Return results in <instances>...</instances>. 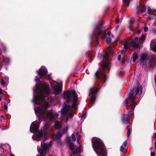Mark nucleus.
I'll return each mask as SVG.
<instances>
[{"label":"nucleus","instance_id":"nucleus-26","mask_svg":"<svg viewBox=\"0 0 156 156\" xmlns=\"http://www.w3.org/2000/svg\"><path fill=\"white\" fill-rule=\"evenodd\" d=\"M123 2L125 3L127 7L129 5V2H131L132 0H123Z\"/></svg>","mask_w":156,"mask_h":156},{"label":"nucleus","instance_id":"nucleus-8","mask_svg":"<svg viewBox=\"0 0 156 156\" xmlns=\"http://www.w3.org/2000/svg\"><path fill=\"white\" fill-rule=\"evenodd\" d=\"M62 83H59L51 80V85L52 86V92L54 94H58L61 93L62 90Z\"/></svg>","mask_w":156,"mask_h":156},{"label":"nucleus","instance_id":"nucleus-11","mask_svg":"<svg viewBox=\"0 0 156 156\" xmlns=\"http://www.w3.org/2000/svg\"><path fill=\"white\" fill-rule=\"evenodd\" d=\"M98 91V88L96 86L93 87L90 90V92L91 94L90 101L92 102H94L95 100Z\"/></svg>","mask_w":156,"mask_h":156},{"label":"nucleus","instance_id":"nucleus-37","mask_svg":"<svg viewBox=\"0 0 156 156\" xmlns=\"http://www.w3.org/2000/svg\"><path fill=\"white\" fill-rule=\"evenodd\" d=\"M151 16V17L148 16L147 18V19L148 20H150L154 16Z\"/></svg>","mask_w":156,"mask_h":156},{"label":"nucleus","instance_id":"nucleus-21","mask_svg":"<svg viewBox=\"0 0 156 156\" xmlns=\"http://www.w3.org/2000/svg\"><path fill=\"white\" fill-rule=\"evenodd\" d=\"M112 50L110 48L108 49L107 52L106 53L105 56L103 57L104 60H107L109 57L108 53H109L110 52L112 51Z\"/></svg>","mask_w":156,"mask_h":156},{"label":"nucleus","instance_id":"nucleus-48","mask_svg":"<svg viewBox=\"0 0 156 156\" xmlns=\"http://www.w3.org/2000/svg\"><path fill=\"white\" fill-rule=\"evenodd\" d=\"M119 27V26H117L116 27V30H117L118 29V28Z\"/></svg>","mask_w":156,"mask_h":156},{"label":"nucleus","instance_id":"nucleus-46","mask_svg":"<svg viewBox=\"0 0 156 156\" xmlns=\"http://www.w3.org/2000/svg\"><path fill=\"white\" fill-rule=\"evenodd\" d=\"M2 90L1 88H0V94H2Z\"/></svg>","mask_w":156,"mask_h":156},{"label":"nucleus","instance_id":"nucleus-25","mask_svg":"<svg viewBox=\"0 0 156 156\" xmlns=\"http://www.w3.org/2000/svg\"><path fill=\"white\" fill-rule=\"evenodd\" d=\"M69 147L71 150L72 151H74L75 147L73 144L71 143L69 145Z\"/></svg>","mask_w":156,"mask_h":156},{"label":"nucleus","instance_id":"nucleus-55","mask_svg":"<svg viewBox=\"0 0 156 156\" xmlns=\"http://www.w3.org/2000/svg\"><path fill=\"white\" fill-rule=\"evenodd\" d=\"M153 149V147H152L151 148V151H152Z\"/></svg>","mask_w":156,"mask_h":156},{"label":"nucleus","instance_id":"nucleus-17","mask_svg":"<svg viewBox=\"0 0 156 156\" xmlns=\"http://www.w3.org/2000/svg\"><path fill=\"white\" fill-rule=\"evenodd\" d=\"M132 46L130 45V44L128 43L127 42H125L124 44V48L121 51V53L123 54V53L126 51V49L127 48H130V47Z\"/></svg>","mask_w":156,"mask_h":156},{"label":"nucleus","instance_id":"nucleus-59","mask_svg":"<svg viewBox=\"0 0 156 156\" xmlns=\"http://www.w3.org/2000/svg\"><path fill=\"white\" fill-rule=\"evenodd\" d=\"M1 146V145H0V147Z\"/></svg>","mask_w":156,"mask_h":156},{"label":"nucleus","instance_id":"nucleus-7","mask_svg":"<svg viewBox=\"0 0 156 156\" xmlns=\"http://www.w3.org/2000/svg\"><path fill=\"white\" fill-rule=\"evenodd\" d=\"M107 31V29H102V25L101 23H99L96 25L95 29V33L91 36V38L92 39L95 37L97 40L98 39L96 36V34L97 35H101L105 34Z\"/></svg>","mask_w":156,"mask_h":156},{"label":"nucleus","instance_id":"nucleus-6","mask_svg":"<svg viewBox=\"0 0 156 156\" xmlns=\"http://www.w3.org/2000/svg\"><path fill=\"white\" fill-rule=\"evenodd\" d=\"M105 67H107L109 69L110 67V63L108 61L107 62H104L103 65L101 66L100 69L96 72L95 74L96 78H102L103 80H106V76L104 70Z\"/></svg>","mask_w":156,"mask_h":156},{"label":"nucleus","instance_id":"nucleus-52","mask_svg":"<svg viewBox=\"0 0 156 156\" xmlns=\"http://www.w3.org/2000/svg\"><path fill=\"white\" fill-rule=\"evenodd\" d=\"M154 147H156V142H155V143H154Z\"/></svg>","mask_w":156,"mask_h":156},{"label":"nucleus","instance_id":"nucleus-53","mask_svg":"<svg viewBox=\"0 0 156 156\" xmlns=\"http://www.w3.org/2000/svg\"><path fill=\"white\" fill-rule=\"evenodd\" d=\"M10 102V100H9L8 101H7V103H9Z\"/></svg>","mask_w":156,"mask_h":156},{"label":"nucleus","instance_id":"nucleus-22","mask_svg":"<svg viewBox=\"0 0 156 156\" xmlns=\"http://www.w3.org/2000/svg\"><path fill=\"white\" fill-rule=\"evenodd\" d=\"M154 11V10H151L150 7H148L147 8V13L149 15H151V16H155V15L153 13Z\"/></svg>","mask_w":156,"mask_h":156},{"label":"nucleus","instance_id":"nucleus-32","mask_svg":"<svg viewBox=\"0 0 156 156\" xmlns=\"http://www.w3.org/2000/svg\"><path fill=\"white\" fill-rule=\"evenodd\" d=\"M131 131H132L131 128H129L128 129V131L127 132V136L128 137L129 136H130V135L131 133Z\"/></svg>","mask_w":156,"mask_h":156},{"label":"nucleus","instance_id":"nucleus-29","mask_svg":"<svg viewBox=\"0 0 156 156\" xmlns=\"http://www.w3.org/2000/svg\"><path fill=\"white\" fill-rule=\"evenodd\" d=\"M111 38L110 37H107L106 38V43L109 44L111 42Z\"/></svg>","mask_w":156,"mask_h":156},{"label":"nucleus","instance_id":"nucleus-50","mask_svg":"<svg viewBox=\"0 0 156 156\" xmlns=\"http://www.w3.org/2000/svg\"><path fill=\"white\" fill-rule=\"evenodd\" d=\"M129 29L130 30L132 31V27H129Z\"/></svg>","mask_w":156,"mask_h":156},{"label":"nucleus","instance_id":"nucleus-3","mask_svg":"<svg viewBox=\"0 0 156 156\" xmlns=\"http://www.w3.org/2000/svg\"><path fill=\"white\" fill-rule=\"evenodd\" d=\"M66 94L67 102L71 101L73 104L72 107L69 105L64 106L61 110V113L62 116H69L72 118L73 117V113L71 111L72 108L75 109L77 108V106L76 103L78 99L77 96L74 90H67Z\"/></svg>","mask_w":156,"mask_h":156},{"label":"nucleus","instance_id":"nucleus-18","mask_svg":"<svg viewBox=\"0 0 156 156\" xmlns=\"http://www.w3.org/2000/svg\"><path fill=\"white\" fill-rule=\"evenodd\" d=\"M149 63L151 66L155 65L156 63V57L154 56H151L150 59Z\"/></svg>","mask_w":156,"mask_h":156},{"label":"nucleus","instance_id":"nucleus-57","mask_svg":"<svg viewBox=\"0 0 156 156\" xmlns=\"http://www.w3.org/2000/svg\"><path fill=\"white\" fill-rule=\"evenodd\" d=\"M2 99V98L0 97V101H1Z\"/></svg>","mask_w":156,"mask_h":156},{"label":"nucleus","instance_id":"nucleus-12","mask_svg":"<svg viewBox=\"0 0 156 156\" xmlns=\"http://www.w3.org/2000/svg\"><path fill=\"white\" fill-rule=\"evenodd\" d=\"M39 128V123L38 122L34 121L31 124L30 131L31 133H35L38 130Z\"/></svg>","mask_w":156,"mask_h":156},{"label":"nucleus","instance_id":"nucleus-34","mask_svg":"<svg viewBox=\"0 0 156 156\" xmlns=\"http://www.w3.org/2000/svg\"><path fill=\"white\" fill-rule=\"evenodd\" d=\"M148 30V28L147 27H145L144 28V30L145 32H146Z\"/></svg>","mask_w":156,"mask_h":156},{"label":"nucleus","instance_id":"nucleus-15","mask_svg":"<svg viewBox=\"0 0 156 156\" xmlns=\"http://www.w3.org/2000/svg\"><path fill=\"white\" fill-rule=\"evenodd\" d=\"M150 47L153 51L156 52V39H154L151 41Z\"/></svg>","mask_w":156,"mask_h":156},{"label":"nucleus","instance_id":"nucleus-9","mask_svg":"<svg viewBox=\"0 0 156 156\" xmlns=\"http://www.w3.org/2000/svg\"><path fill=\"white\" fill-rule=\"evenodd\" d=\"M146 38V36L144 35H142L140 38L136 37L131 41L130 45L133 48L138 47L140 44L145 40Z\"/></svg>","mask_w":156,"mask_h":156},{"label":"nucleus","instance_id":"nucleus-35","mask_svg":"<svg viewBox=\"0 0 156 156\" xmlns=\"http://www.w3.org/2000/svg\"><path fill=\"white\" fill-rule=\"evenodd\" d=\"M108 35L110 37H113V35L110 32H109L108 33Z\"/></svg>","mask_w":156,"mask_h":156},{"label":"nucleus","instance_id":"nucleus-36","mask_svg":"<svg viewBox=\"0 0 156 156\" xmlns=\"http://www.w3.org/2000/svg\"><path fill=\"white\" fill-rule=\"evenodd\" d=\"M118 59L119 61H121V56L120 55H118Z\"/></svg>","mask_w":156,"mask_h":156},{"label":"nucleus","instance_id":"nucleus-10","mask_svg":"<svg viewBox=\"0 0 156 156\" xmlns=\"http://www.w3.org/2000/svg\"><path fill=\"white\" fill-rule=\"evenodd\" d=\"M50 144H48L45 143H41V148H40L38 150V153H40V155H37L36 156H45L46 155L47 149L48 148L51 147L52 145V142H50Z\"/></svg>","mask_w":156,"mask_h":156},{"label":"nucleus","instance_id":"nucleus-5","mask_svg":"<svg viewBox=\"0 0 156 156\" xmlns=\"http://www.w3.org/2000/svg\"><path fill=\"white\" fill-rule=\"evenodd\" d=\"M47 72L48 71L45 67L42 66L41 67L38 71H37L39 77H36L35 79V81H38L40 80H43L45 79L50 80L51 77L50 75H47Z\"/></svg>","mask_w":156,"mask_h":156},{"label":"nucleus","instance_id":"nucleus-42","mask_svg":"<svg viewBox=\"0 0 156 156\" xmlns=\"http://www.w3.org/2000/svg\"><path fill=\"white\" fill-rule=\"evenodd\" d=\"M119 23V19H117L116 21V24H118Z\"/></svg>","mask_w":156,"mask_h":156},{"label":"nucleus","instance_id":"nucleus-45","mask_svg":"<svg viewBox=\"0 0 156 156\" xmlns=\"http://www.w3.org/2000/svg\"><path fill=\"white\" fill-rule=\"evenodd\" d=\"M154 135L153 136V137H154V138H156V133H154Z\"/></svg>","mask_w":156,"mask_h":156},{"label":"nucleus","instance_id":"nucleus-60","mask_svg":"<svg viewBox=\"0 0 156 156\" xmlns=\"http://www.w3.org/2000/svg\"><path fill=\"white\" fill-rule=\"evenodd\" d=\"M79 156H81V155H79Z\"/></svg>","mask_w":156,"mask_h":156},{"label":"nucleus","instance_id":"nucleus-20","mask_svg":"<svg viewBox=\"0 0 156 156\" xmlns=\"http://www.w3.org/2000/svg\"><path fill=\"white\" fill-rule=\"evenodd\" d=\"M62 124L58 121H56L54 124V127L58 129H60L61 127Z\"/></svg>","mask_w":156,"mask_h":156},{"label":"nucleus","instance_id":"nucleus-27","mask_svg":"<svg viewBox=\"0 0 156 156\" xmlns=\"http://www.w3.org/2000/svg\"><path fill=\"white\" fill-rule=\"evenodd\" d=\"M4 61L6 63L8 64L10 62V59L9 58L7 57L4 58Z\"/></svg>","mask_w":156,"mask_h":156},{"label":"nucleus","instance_id":"nucleus-54","mask_svg":"<svg viewBox=\"0 0 156 156\" xmlns=\"http://www.w3.org/2000/svg\"><path fill=\"white\" fill-rule=\"evenodd\" d=\"M140 32H141L140 30H139L138 32V33L139 34L140 33Z\"/></svg>","mask_w":156,"mask_h":156},{"label":"nucleus","instance_id":"nucleus-43","mask_svg":"<svg viewBox=\"0 0 156 156\" xmlns=\"http://www.w3.org/2000/svg\"><path fill=\"white\" fill-rule=\"evenodd\" d=\"M155 154L154 152H151V156H154Z\"/></svg>","mask_w":156,"mask_h":156},{"label":"nucleus","instance_id":"nucleus-38","mask_svg":"<svg viewBox=\"0 0 156 156\" xmlns=\"http://www.w3.org/2000/svg\"><path fill=\"white\" fill-rule=\"evenodd\" d=\"M86 116H87V115L86 114L83 115H82V117H81L82 119H83L84 118V119L86 117Z\"/></svg>","mask_w":156,"mask_h":156},{"label":"nucleus","instance_id":"nucleus-58","mask_svg":"<svg viewBox=\"0 0 156 156\" xmlns=\"http://www.w3.org/2000/svg\"><path fill=\"white\" fill-rule=\"evenodd\" d=\"M2 54V52L0 51V55Z\"/></svg>","mask_w":156,"mask_h":156},{"label":"nucleus","instance_id":"nucleus-31","mask_svg":"<svg viewBox=\"0 0 156 156\" xmlns=\"http://www.w3.org/2000/svg\"><path fill=\"white\" fill-rule=\"evenodd\" d=\"M2 77L4 78V80L5 82L6 83L8 82L9 81V78L6 76H5L4 77L2 76Z\"/></svg>","mask_w":156,"mask_h":156},{"label":"nucleus","instance_id":"nucleus-23","mask_svg":"<svg viewBox=\"0 0 156 156\" xmlns=\"http://www.w3.org/2000/svg\"><path fill=\"white\" fill-rule=\"evenodd\" d=\"M138 55L137 53L135 52L133 54V62H135L136 60L138 58Z\"/></svg>","mask_w":156,"mask_h":156},{"label":"nucleus","instance_id":"nucleus-41","mask_svg":"<svg viewBox=\"0 0 156 156\" xmlns=\"http://www.w3.org/2000/svg\"><path fill=\"white\" fill-rule=\"evenodd\" d=\"M124 73H123V72H122V71H121V72H120V74H120V75L121 76H123L124 75Z\"/></svg>","mask_w":156,"mask_h":156},{"label":"nucleus","instance_id":"nucleus-44","mask_svg":"<svg viewBox=\"0 0 156 156\" xmlns=\"http://www.w3.org/2000/svg\"><path fill=\"white\" fill-rule=\"evenodd\" d=\"M102 57V54H98V57L99 58H101Z\"/></svg>","mask_w":156,"mask_h":156},{"label":"nucleus","instance_id":"nucleus-28","mask_svg":"<svg viewBox=\"0 0 156 156\" xmlns=\"http://www.w3.org/2000/svg\"><path fill=\"white\" fill-rule=\"evenodd\" d=\"M146 6L145 5H143L142 7V9H141V12L144 13V12H145L146 11Z\"/></svg>","mask_w":156,"mask_h":156},{"label":"nucleus","instance_id":"nucleus-56","mask_svg":"<svg viewBox=\"0 0 156 156\" xmlns=\"http://www.w3.org/2000/svg\"><path fill=\"white\" fill-rule=\"evenodd\" d=\"M10 156H15V155L13 154H12Z\"/></svg>","mask_w":156,"mask_h":156},{"label":"nucleus","instance_id":"nucleus-24","mask_svg":"<svg viewBox=\"0 0 156 156\" xmlns=\"http://www.w3.org/2000/svg\"><path fill=\"white\" fill-rule=\"evenodd\" d=\"M82 152V150L79 148H77L74 150L73 153L74 154H79L81 153Z\"/></svg>","mask_w":156,"mask_h":156},{"label":"nucleus","instance_id":"nucleus-51","mask_svg":"<svg viewBox=\"0 0 156 156\" xmlns=\"http://www.w3.org/2000/svg\"><path fill=\"white\" fill-rule=\"evenodd\" d=\"M68 121V118H66V122H67Z\"/></svg>","mask_w":156,"mask_h":156},{"label":"nucleus","instance_id":"nucleus-2","mask_svg":"<svg viewBox=\"0 0 156 156\" xmlns=\"http://www.w3.org/2000/svg\"><path fill=\"white\" fill-rule=\"evenodd\" d=\"M142 91V88L141 86L140 85H138L136 89H132L130 90L128 97L125 100L124 103L125 105H126L131 102L132 103L130 104L129 106L127 108L128 109H129V108L130 107L131 109V111H129L128 114L126 115L123 114L122 115V120L123 123L127 124L129 122V117L130 113L131 112H133L134 108L136 105V104L134 102V101L135 100V96L136 94H139V95H140V98L141 99L142 98L141 96L142 97V96L141 95Z\"/></svg>","mask_w":156,"mask_h":156},{"label":"nucleus","instance_id":"nucleus-47","mask_svg":"<svg viewBox=\"0 0 156 156\" xmlns=\"http://www.w3.org/2000/svg\"><path fill=\"white\" fill-rule=\"evenodd\" d=\"M137 13H138L139 12V7L138 6H137Z\"/></svg>","mask_w":156,"mask_h":156},{"label":"nucleus","instance_id":"nucleus-49","mask_svg":"<svg viewBox=\"0 0 156 156\" xmlns=\"http://www.w3.org/2000/svg\"><path fill=\"white\" fill-rule=\"evenodd\" d=\"M53 98H50V101H51V102H52V101H53Z\"/></svg>","mask_w":156,"mask_h":156},{"label":"nucleus","instance_id":"nucleus-30","mask_svg":"<svg viewBox=\"0 0 156 156\" xmlns=\"http://www.w3.org/2000/svg\"><path fill=\"white\" fill-rule=\"evenodd\" d=\"M1 84H2L3 87H4L5 86V81L3 79H1Z\"/></svg>","mask_w":156,"mask_h":156},{"label":"nucleus","instance_id":"nucleus-16","mask_svg":"<svg viewBox=\"0 0 156 156\" xmlns=\"http://www.w3.org/2000/svg\"><path fill=\"white\" fill-rule=\"evenodd\" d=\"M147 57V53H144L141 54L140 59V62L141 64H144Z\"/></svg>","mask_w":156,"mask_h":156},{"label":"nucleus","instance_id":"nucleus-4","mask_svg":"<svg viewBox=\"0 0 156 156\" xmlns=\"http://www.w3.org/2000/svg\"><path fill=\"white\" fill-rule=\"evenodd\" d=\"M92 142L93 148L98 156H106L105 146L100 139L95 138Z\"/></svg>","mask_w":156,"mask_h":156},{"label":"nucleus","instance_id":"nucleus-39","mask_svg":"<svg viewBox=\"0 0 156 156\" xmlns=\"http://www.w3.org/2000/svg\"><path fill=\"white\" fill-rule=\"evenodd\" d=\"M4 108L5 110H6L8 109L7 106L6 105H4Z\"/></svg>","mask_w":156,"mask_h":156},{"label":"nucleus","instance_id":"nucleus-14","mask_svg":"<svg viewBox=\"0 0 156 156\" xmlns=\"http://www.w3.org/2000/svg\"><path fill=\"white\" fill-rule=\"evenodd\" d=\"M75 134L77 137V142L78 143H79L80 140V135L78 134V133L77 131H75L74 132V134H72L71 136L72 140L74 142L75 141L76 138L75 137Z\"/></svg>","mask_w":156,"mask_h":156},{"label":"nucleus","instance_id":"nucleus-13","mask_svg":"<svg viewBox=\"0 0 156 156\" xmlns=\"http://www.w3.org/2000/svg\"><path fill=\"white\" fill-rule=\"evenodd\" d=\"M68 127H66L65 129L63 130L62 134L58 132L57 134H54L52 136V138L54 140H57L59 139L62 136V134L66 133L67 131Z\"/></svg>","mask_w":156,"mask_h":156},{"label":"nucleus","instance_id":"nucleus-33","mask_svg":"<svg viewBox=\"0 0 156 156\" xmlns=\"http://www.w3.org/2000/svg\"><path fill=\"white\" fill-rule=\"evenodd\" d=\"M152 32L154 34H156V27L154 28H153Z\"/></svg>","mask_w":156,"mask_h":156},{"label":"nucleus","instance_id":"nucleus-19","mask_svg":"<svg viewBox=\"0 0 156 156\" xmlns=\"http://www.w3.org/2000/svg\"><path fill=\"white\" fill-rule=\"evenodd\" d=\"M127 141L126 140L122 144L120 147V151L122 153H124L126 151V150L125 149L124 147H126L127 145Z\"/></svg>","mask_w":156,"mask_h":156},{"label":"nucleus","instance_id":"nucleus-1","mask_svg":"<svg viewBox=\"0 0 156 156\" xmlns=\"http://www.w3.org/2000/svg\"><path fill=\"white\" fill-rule=\"evenodd\" d=\"M34 98L33 102L37 105H39L42 102L43 105L41 108L37 107L34 108L35 113L38 117L39 122L42 119L45 121L48 120L49 123H46L43 127L44 133L42 131L38 134H34L32 136L34 140L39 141L42 138L44 140L46 139L48 133H50L49 130L51 121L55 120L57 118L58 114L57 113H52L50 111L47 113L48 108L50 106L49 103L50 96L51 90L49 85L47 83H43L38 87L34 88Z\"/></svg>","mask_w":156,"mask_h":156},{"label":"nucleus","instance_id":"nucleus-40","mask_svg":"<svg viewBox=\"0 0 156 156\" xmlns=\"http://www.w3.org/2000/svg\"><path fill=\"white\" fill-rule=\"evenodd\" d=\"M2 48L5 52L6 51V48L5 46H3Z\"/></svg>","mask_w":156,"mask_h":156}]
</instances>
